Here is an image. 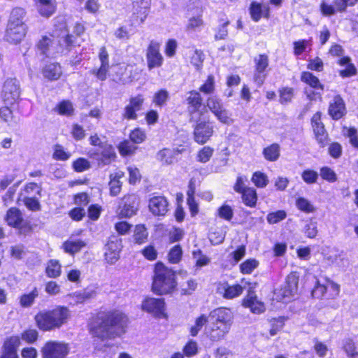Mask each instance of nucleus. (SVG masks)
I'll return each mask as SVG.
<instances>
[{"label": "nucleus", "mask_w": 358, "mask_h": 358, "mask_svg": "<svg viewBox=\"0 0 358 358\" xmlns=\"http://www.w3.org/2000/svg\"><path fill=\"white\" fill-rule=\"evenodd\" d=\"M129 322L127 315L115 308L93 315L89 320L87 329L93 338L104 341L123 335Z\"/></svg>", "instance_id": "f257e3e1"}, {"label": "nucleus", "mask_w": 358, "mask_h": 358, "mask_svg": "<svg viewBox=\"0 0 358 358\" xmlns=\"http://www.w3.org/2000/svg\"><path fill=\"white\" fill-rule=\"evenodd\" d=\"M71 318V311L68 306L56 305L51 308L39 310L34 316L37 329L42 332L59 330L66 325Z\"/></svg>", "instance_id": "f03ea898"}, {"label": "nucleus", "mask_w": 358, "mask_h": 358, "mask_svg": "<svg viewBox=\"0 0 358 358\" xmlns=\"http://www.w3.org/2000/svg\"><path fill=\"white\" fill-rule=\"evenodd\" d=\"M74 43V36L68 33L66 24L62 21L55 26L53 34L43 36L37 43V51L46 57H54L62 52V45L66 47Z\"/></svg>", "instance_id": "7ed1b4c3"}, {"label": "nucleus", "mask_w": 358, "mask_h": 358, "mask_svg": "<svg viewBox=\"0 0 358 358\" xmlns=\"http://www.w3.org/2000/svg\"><path fill=\"white\" fill-rule=\"evenodd\" d=\"M177 287L176 271L162 262H157L153 266L151 291L156 295L164 296L173 294Z\"/></svg>", "instance_id": "20e7f679"}, {"label": "nucleus", "mask_w": 358, "mask_h": 358, "mask_svg": "<svg viewBox=\"0 0 358 358\" xmlns=\"http://www.w3.org/2000/svg\"><path fill=\"white\" fill-rule=\"evenodd\" d=\"M209 323L212 331L219 329L224 324V308H218L210 312L208 317L202 314L198 317L189 329L190 335L196 336L202 327Z\"/></svg>", "instance_id": "39448f33"}, {"label": "nucleus", "mask_w": 358, "mask_h": 358, "mask_svg": "<svg viewBox=\"0 0 358 358\" xmlns=\"http://www.w3.org/2000/svg\"><path fill=\"white\" fill-rule=\"evenodd\" d=\"M40 351L42 358H66L70 352V345L64 341L48 340Z\"/></svg>", "instance_id": "423d86ee"}, {"label": "nucleus", "mask_w": 358, "mask_h": 358, "mask_svg": "<svg viewBox=\"0 0 358 358\" xmlns=\"http://www.w3.org/2000/svg\"><path fill=\"white\" fill-rule=\"evenodd\" d=\"M187 112L192 120L206 119L208 113L207 106L203 104V99L198 91H189L187 98Z\"/></svg>", "instance_id": "0eeeda50"}, {"label": "nucleus", "mask_w": 358, "mask_h": 358, "mask_svg": "<svg viewBox=\"0 0 358 358\" xmlns=\"http://www.w3.org/2000/svg\"><path fill=\"white\" fill-rule=\"evenodd\" d=\"M139 198L135 193L124 194L120 199L117 208L119 218H130L136 215L138 210Z\"/></svg>", "instance_id": "6e6552de"}, {"label": "nucleus", "mask_w": 358, "mask_h": 358, "mask_svg": "<svg viewBox=\"0 0 358 358\" xmlns=\"http://www.w3.org/2000/svg\"><path fill=\"white\" fill-rule=\"evenodd\" d=\"M141 308L155 318H167L166 303L163 298L146 296L142 301Z\"/></svg>", "instance_id": "1a4fd4ad"}, {"label": "nucleus", "mask_w": 358, "mask_h": 358, "mask_svg": "<svg viewBox=\"0 0 358 358\" xmlns=\"http://www.w3.org/2000/svg\"><path fill=\"white\" fill-rule=\"evenodd\" d=\"M144 101L145 99L141 94L130 97L122 113V120H136L138 118V112L143 108Z\"/></svg>", "instance_id": "9d476101"}, {"label": "nucleus", "mask_w": 358, "mask_h": 358, "mask_svg": "<svg viewBox=\"0 0 358 358\" xmlns=\"http://www.w3.org/2000/svg\"><path fill=\"white\" fill-rule=\"evenodd\" d=\"M161 43L157 41H151L146 50L148 68L150 70L160 67L164 62V57L160 52Z\"/></svg>", "instance_id": "9b49d317"}, {"label": "nucleus", "mask_w": 358, "mask_h": 358, "mask_svg": "<svg viewBox=\"0 0 358 358\" xmlns=\"http://www.w3.org/2000/svg\"><path fill=\"white\" fill-rule=\"evenodd\" d=\"M122 248V240L117 236L112 235L109 237L104 253V258L107 263L113 264L119 259Z\"/></svg>", "instance_id": "f8f14e48"}, {"label": "nucleus", "mask_w": 358, "mask_h": 358, "mask_svg": "<svg viewBox=\"0 0 358 358\" xmlns=\"http://www.w3.org/2000/svg\"><path fill=\"white\" fill-rule=\"evenodd\" d=\"M299 277L296 273H290L287 275L283 287L279 290L278 296L280 300L286 302L287 299L294 296L298 291Z\"/></svg>", "instance_id": "ddd939ff"}, {"label": "nucleus", "mask_w": 358, "mask_h": 358, "mask_svg": "<svg viewBox=\"0 0 358 358\" xmlns=\"http://www.w3.org/2000/svg\"><path fill=\"white\" fill-rule=\"evenodd\" d=\"M20 344L19 336L7 337L3 343L0 358H19L17 349Z\"/></svg>", "instance_id": "4468645a"}, {"label": "nucleus", "mask_w": 358, "mask_h": 358, "mask_svg": "<svg viewBox=\"0 0 358 358\" xmlns=\"http://www.w3.org/2000/svg\"><path fill=\"white\" fill-rule=\"evenodd\" d=\"M169 201L164 196H153L149 199L148 208L155 216H165L169 211Z\"/></svg>", "instance_id": "2eb2a0df"}, {"label": "nucleus", "mask_w": 358, "mask_h": 358, "mask_svg": "<svg viewBox=\"0 0 358 358\" xmlns=\"http://www.w3.org/2000/svg\"><path fill=\"white\" fill-rule=\"evenodd\" d=\"M312 127L317 143L320 147L324 148L328 143V134L321 122V113L317 112L311 119Z\"/></svg>", "instance_id": "dca6fc26"}, {"label": "nucleus", "mask_w": 358, "mask_h": 358, "mask_svg": "<svg viewBox=\"0 0 358 358\" xmlns=\"http://www.w3.org/2000/svg\"><path fill=\"white\" fill-rule=\"evenodd\" d=\"M213 127L207 121L198 122L194 129V141L200 145L206 143L213 135Z\"/></svg>", "instance_id": "f3484780"}, {"label": "nucleus", "mask_w": 358, "mask_h": 358, "mask_svg": "<svg viewBox=\"0 0 358 358\" xmlns=\"http://www.w3.org/2000/svg\"><path fill=\"white\" fill-rule=\"evenodd\" d=\"M27 33L26 25H7L5 38L10 43H19L24 38Z\"/></svg>", "instance_id": "a211bd4d"}, {"label": "nucleus", "mask_w": 358, "mask_h": 358, "mask_svg": "<svg viewBox=\"0 0 358 358\" xmlns=\"http://www.w3.org/2000/svg\"><path fill=\"white\" fill-rule=\"evenodd\" d=\"M242 304L244 307L249 308L255 314H261L265 310L264 303L257 299L255 292L251 289L248 291L247 296L243 299Z\"/></svg>", "instance_id": "6ab92c4d"}, {"label": "nucleus", "mask_w": 358, "mask_h": 358, "mask_svg": "<svg viewBox=\"0 0 358 358\" xmlns=\"http://www.w3.org/2000/svg\"><path fill=\"white\" fill-rule=\"evenodd\" d=\"M99 59L101 63L98 69L93 70V74L101 80H104L107 77L109 69L108 54L105 47L101 48L99 53Z\"/></svg>", "instance_id": "aec40b11"}, {"label": "nucleus", "mask_w": 358, "mask_h": 358, "mask_svg": "<svg viewBox=\"0 0 358 358\" xmlns=\"http://www.w3.org/2000/svg\"><path fill=\"white\" fill-rule=\"evenodd\" d=\"M124 172L122 170H116L114 173L109 175V192L112 196H116L122 191V182L121 178H124Z\"/></svg>", "instance_id": "412c9836"}, {"label": "nucleus", "mask_w": 358, "mask_h": 358, "mask_svg": "<svg viewBox=\"0 0 358 358\" xmlns=\"http://www.w3.org/2000/svg\"><path fill=\"white\" fill-rule=\"evenodd\" d=\"M256 62V72L254 76V80L260 86L265 78L264 71L268 65V57L265 55H260L255 59Z\"/></svg>", "instance_id": "4be33fe9"}, {"label": "nucleus", "mask_w": 358, "mask_h": 358, "mask_svg": "<svg viewBox=\"0 0 358 358\" xmlns=\"http://www.w3.org/2000/svg\"><path fill=\"white\" fill-rule=\"evenodd\" d=\"M45 274L47 278L56 279L59 278L62 273V265L57 259H50L45 265Z\"/></svg>", "instance_id": "5701e85b"}, {"label": "nucleus", "mask_w": 358, "mask_h": 358, "mask_svg": "<svg viewBox=\"0 0 358 358\" xmlns=\"http://www.w3.org/2000/svg\"><path fill=\"white\" fill-rule=\"evenodd\" d=\"M86 245V242L82 239L66 240L62 243V248L65 253L74 256L85 248Z\"/></svg>", "instance_id": "b1692460"}, {"label": "nucleus", "mask_w": 358, "mask_h": 358, "mask_svg": "<svg viewBox=\"0 0 358 358\" xmlns=\"http://www.w3.org/2000/svg\"><path fill=\"white\" fill-rule=\"evenodd\" d=\"M345 108L343 100L337 96L329 107V114L334 120H339L345 114Z\"/></svg>", "instance_id": "393cba45"}, {"label": "nucleus", "mask_w": 358, "mask_h": 358, "mask_svg": "<svg viewBox=\"0 0 358 358\" xmlns=\"http://www.w3.org/2000/svg\"><path fill=\"white\" fill-rule=\"evenodd\" d=\"M42 74L49 80H57L62 74V67L58 63L46 64L42 70Z\"/></svg>", "instance_id": "a878e982"}, {"label": "nucleus", "mask_w": 358, "mask_h": 358, "mask_svg": "<svg viewBox=\"0 0 358 358\" xmlns=\"http://www.w3.org/2000/svg\"><path fill=\"white\" fill-rule=\"evenodd\" d=\"M150 6V3L149 0H138L134 2V14L137 15V17L140 19L141 22H144L148 16Z\"/></svg>", "instance_id": "bb28decb"}, {"label": "nucleus", "mask_w": 358, "mask_h": 358, "mask_svg": "<svg viewBox=\"0 0 358 358\" xmlns=\"http://www.w3.org/2000/svg\"><path fill=\"white\" fill-rule=\"evenodd\" d=\"M23 216L20 210L16 207L10 208L6 214L5 220L10 227H18L22 221Z\"/></svg>", "instance_id": "cd10ccee"}, {"label": "nucleus", "mask_w": 358, "mask_h": 358, "mask_svg": "<svg viewBox=\"0 0 358 358\" xmlns=\"http://www.w3.org/2000/svg\"><path fill=\"white\" fill-rule=\"evenodd\" d=\"M117 155L112 145L105 146L100 153V157L98 159L99 164L102 166L109 165L115 162Z\"/></svg>", "instance_id": "c85d7f7f"}, {"label": "nucleus", "mask_w": 358, "mask_h": 358, "mask_svg": "<svg viewBox=\"0 0 358 358\" xmlns=\"http://www.w3.org/2000/svg\"><path fill=\"white\" fill-rule=\"evenodd\" d=\"M36 3L38 11L42 16L50 17L55 11L56 6L53 0H37Z\"/></svg>", "instance_id": "c756f323"}, {"label": "nucleus", "mask_w": 358, "mask_h": 358, "mask_svg": "<svg viewBox=\"0 0 358 358\" xmlns=\"http://www.w3.org/2000/svg\"><path fill=\"white\" fill-rule=\"evenodd\" d=\"M39 296L38 289L34 287L29 293H24L19 296L20 307L26 308L31 307Z\"/></svg>", "instance_id": "7c9ffc66"}, {"label": "nucleus", "mask_w": 358, "mask_h": 358, "mask_svg": "<svg viewBox=\"0 0 358 358\" xmlns=\"http://www.w3.org/2000/svg\"><path fill=\"white\" fill-rule=\"evenodd\" d=\"M148 231L145 224H138L134 227L133 238L136 244L142 245L148 240Z\"/></svg>", "instance_id": "2f4dec72"}, {"label": "nucleus", "mask_w": 358, "mask_h": 358, "mask_svg": "<svg viewBox=\"0 0 358 358\" xmlns=\"http://www.w3.org/2000/svg\"><path fill=\"white\" fill-rule=\"evenodd\" d=\"M25 14L26 12L23 8L19 7L14 8L10 13L7 25H26L24 22Z\"/></svg>", "instance_id": "473e14b6"}, {"label": "nucleus", "mask_w": 358, "mask_h": 358, "mask_svg": "<svg viewBox=\"0 0 358 358\" xmlns=\"http://www.w3.org/2000/svg\"><path fill=\"white\" fill-rule=\"evenodd\" d=\"M241 194L242 195L243 202L245 206L250 208L255 207L257 201V194L255 188H246V189Z\"/></svg>", "instance_id": "72a5a7b5"}, {"label": "nucleus", "mask_w": 358, "mask_h": 358, "mask_svg": "<svg viewBox=\"0 0 358 358\" xmlns=\"http://www.w3.org/2000/svg\"><path fill=\"white\" fill-rule=\"evenodd\" d=\"M117 148L120 155L123 157L133 155L138 148L136 145H134L128 139H124L120 141Z\"/></svg>", "instance_id": "f704fd0d"}, {"label": "nucleus", "mask_w": 358, "mask_h": 358, "mask_svg": "<svg viewBox=\"0 0 358 358\" xmlns=\"http://www.w3.org/2000/svg\"><path fill=\"white\" fill-rule=\"evenodd\" d=\"M338 64L341 66H345V69L339 71L341 76L350 77L356 74L357 69L355 66L350 63V59L349 57H343L338 60Z\"/></svg>", "instance_id": "c9c22d12"}, {"label": "nucleus", "mask_w": 358, "mask_h": 358, "mask_svg": "<svg viewBox=\"0 0 358 358\" xmlns=\"http://www.w3.org/2000/svg\"><path fill=\"white\" fill-rule=\"evenodd\" d=\"M182 249L180 244L173 245L167 254L168 262L171 264H177L180 262L182 258Z\"/></svg>", "instance_id": "e433bc0d"}, {"label": "nucleus", "mask_w": 358, "mask_h": 358, "mask_svg": "<svg viewBox=\"0 0 358 358\" xmlns=\"http://www.w3.org/2000/svg\"><path fill=\"white\" fill-rule=\"evenodd\" d=\"M19 337L26 343L33 344L38 340L39 333L37 329L29 327L23 330Z\"/></svg>", "instance_id": "4c0bfd02"}, {"label": "nucleus", "mask_w": 358, "mask_h": 358, "mask_svg": "<svg viewBox=\"0 0 358 358\" xmlns=\"http://www.w3.org/2000/svg\"><path fill=\"white\" fill-rule=\"evenodd\" d=\"M52 158L56 161H67L71 157V153L67 151L62 145L55 144L53 146Z\"/></svg>", "instance_id": "58836bf2"}, {"label": "nucleus", "mask_w": 358, "mask_h": 358, "mask_svg": "<svg viewBox=\"0 0 358 358\" xmlns=\"http://www.w3.org/2000/svg\"><path fill=\"white\" fill-rule=\"evenodd\" d=\"M263 155L268 161H276L280 157V145L278 143L271 144L264 149Z\"/></svg>", "instance_id": "ea45409f"}, {"label": "nucleus", "mask_w": 358, "mask_h": 358, "mask_svg": "<svg viewBox=\"0 0 358 358\" xmlns=\"http://www.w3.org/2000/svg\"><path fill=\"white\" fill-rule=\"evenodd\" d=\"M146 138L147 135L145 130L140 127L133 129L129 134V140L134 144L143 143Z\"/></svg>", "instance_id": "a19ab883"}, {"label": "nucleus", "mask_w": 358, "mask_h": 358, "mask_svg": "<svg viewBox=\"0 0 358 358\" xmlns=\"http://www.w3.org/2000/svg\"><path fill=\"white\" fill-rule=\"evenodd\" d=\"M140 252L149 262H154L158 258V251L153 243L148 244L143 247Z\"/></svg>", "instance_id": "79ce46f5"}, {"label": "nucleus", "mask_w": 358, "mask_h": 358, "mask_svg": "<svg viewBox=\"0 0 358 358\" xmlns=\"http://www.w3.org/2000/svg\"><path fill=\"white\" fill-rule=\"evenodd\" d=\"M71 166L76 173H81L91 168L90 162L85 157H78L72 162Z\"/></svg>", "instance_id": "37998d69"}, {"label": "nucleus", "mask_w": 358, "mask_h": 358, "mask_svg": "<svg viewBox=\"0 0 358 358\" xmlns=\"http://www.w3.org/2000/svg\"><path fill=\"white\" fill-rule=\"evenodd\" d=\"M198 283L196 280L190 278L186 282L180 285V292L181 295H191L197 288Z\"/></svg>", "instance_id": "c03bdc74"}, {"label": "nucleus", "mask_w": 358, "mask_h": 358, "mask_svg": "<svg viewBox=\"0 0 358 358\" xmlns=\"http://www.w3.org/2000/svg\"><path fill=\"white\" fill-rule=\"evenodd\" d=\"M259 264V261H257L256 259H248L240 264V271L241 273L245 275L250 274L255 268L258 267Z\"/></svg>", "instance_id": "a18cd8bd"}, {"label": "nucleus", "mask_w": 358, "mask_h": 358, "mask_svg": "<svg viewBox=\"0 0 358 358\" xmlns=\"http://www.w3.org/2000/svg\"><path fill=\"white\" fill-rule=\"evenodd\" d=\"M246 253L244 245L239 246L236 250L231 252L228 256V262L231 266H235L241 259H242Z\"/></svg>", "instance_id": "49530a36"}, {"label": "nucleus", "mask_w": 358, "mask_h": 358, "mask_svg": "<svg viewBox=\"0 0 358 358\" xmlns=\"http://www.w3.org/2000/svg\"><path fill=\"white\" fill-rule=\"evenodd\" d=\"M251 180L258 188L265 187L269 182L268 176L261 171H255L252 174Z\"/></svg>", "instance_id": "de8ad7c7"}, {"label": "nucleus", "mask_w": 358, "mask_h": 358, "mask_svg": "<svg viewBox=\"0 0 358 358\" xmlns=\"http://www.w3.org/2000/svg\"><path fill=\"white\" fill-rule=\"evenodd\" d=\"M103 208L98 203H92L88 206L87 209V217L91 221H96L101 217Z\"/></svg>", "instance_id": "09e8293b"}, {"label": "nucleus", "mask_w": 358, "mask_h": 358, "mask_svg": "<svg viewBox=\"0 0 358 358\" xmlns=\"http://www.w3.org/2000/svg\"><path fill=\"white\" fill-rule=\"evenodd\" d=\"M73 203L77 206L85 207L88 206L90 197L87 192H80L73 195Z\"/></svg>", "instance_id": "8fccbe9b"}, {"label": "nucleus", "mask_w": 358, "mask_h": 358, "mask_svg": "<svg viewBox=\"0 0 358 358\" xmlns=\"http://www.w3.org/2000/svg\"><path fill=\"white\" fill-rule=\"evenodd\" d=\"M57 113L61 115H71L73 113V108L71 103L67 100H62L56 106Z\"/></svg>", "instance_id": "3c124183"}, {"label": "nucleus", "mask_w": 358, "mask_h": 358, "mask_svg": "<svg viewBox=\"0 0 358 358\" xmlns=\"http://www.w3.org/2000/svg\"><path fill=\"white\" fill-rule=\"evenodd\" d=\"M301 80L313 88H323L319 79L310 72H303L301 75Z\"/></svg>", "instance_id": "603ef678"}, {"label": "nucleus", "mask_w": 358, "mask_h": 358, "mask_svg": "<svg viewBox=\"0 0 358 358\" xmlns=\"http://www.w3.org/2000/svg\"><path fill=\"white\" fill-rule=\"evenodd\" d=\"M185 236V231L182 229L173 227L168 233V239L169 243H174L181 241Z\"/></svg>", "instance_id": "864d4df0"}, {"label": "nucleus", "mask_w": 358, "mask_h": 358, "mask_svg": "<svg viewBox=\"0 0 358 358\" xmlns=\"http://www.w3.org/2000/svg\"><path fill=\"white\" fill-rule=\"evenodd\" d=\"M132 227L131 224L124 220L117 222L114 224V229L119 236L128 234L131 231Z\"/></svg>", "instance_id": "5fc2aeb1"}, {"label": "nucleus", "mask_w": 358, "mask_h": 358, "mask_svg": "<svg viewBox=\"0 0 358 358\" xmlns=\"http://www.w3.org/2000/svg\"><path fill=\"white\" fill-rule=\"evenodd\" d=\"M203 27V21L200 15L189 19L187 29L188 31H200Z\"/></svg>", "instance_id": "6e6d98bb"}, {"label": "nucleus", "mask_w": 358, "mask_h": 358, "mask_svg": "<svg viewBox=\"0 0 358 358\" xmlns=\"http://www.w3.org/2000/svg\"><path fill=\"white\" fill-rule=\"evenodd\" d=\"M68 214L73 221L80 222L85 217L86 212L83 207L76 206L71 208Z\"/></svg>", "instance_id": "4d7b16f0"}, {"label": "nucleus", "mask_w": 358, "mask_h": 358, "mask_svg": "<svg viewBox=\"0 0 358 358\" xmlns=\"http://www.w3.org/2000/svg\"><path fill=\"white\" fill-rule=\"evenodd\" d=\"M204 55L200 50H193L190 52V63L196 69H199L203 64Z\"/></svg>", "instance_id": "13d9d810"}, {"label": "nucleus", "mask_w": 358, "mask_h": 358, "mask_svg": "<svg viewBox=\"0 0 358 358\" xmlns=\"http://www.w3.org/2000/svg\"><path fill=\"white\" fill-rule=\"evenodd\" d=\"M262 6L260 3L253 1L250 4V14L255 22H258L262 16Z\"/></svg>", "instance_id": "bf43d9fd"}, {"label": "nucleus", "mask_w": 358, "mask_h": 358, "mask_svg": "<svg viewBox=\"0 0 358 358\" xmlns=\"http://www.w3.org/2000/svg\"><path fill=\"white\" fill-rule=\"evenodd\" d=\"M343 132L345 136L349 138L351 145L355 148L358 149L357 130L353 127L348 128L345 127H343Z\"/></svg>", "instance_id": "052dcab7"}, {"label": "nucleus", "mask_w": 358, "mask_h": 358, "mask_svg": "<svg viewBox=\"0 0 358 358\" xmlns=\"http://www.w3.org/2000/svg\"><path fill=\"white\" fill-rule=\"evenodd\" d=\"M286 217V212L282 210H279L275 212L268 213L266 216V220L269 224H276L285 220Z\"/></svg>", "instance_id": "680f3d73"}, {"label": "nucleus", "mask_w": 358, "mask_h": 358, "mask_svg": "<svg viewBox=\"0 0 358 358\" xmlns=\"http://www.w3.org/2000/svg\"><path fill=\"white\" fill-rule=\"evenodd\" d=\"M213 150L208 146L202 148L196 155V160L201 163L208 162L213 155Z\"/></svg>", "instance_id": "e2e57ef3"}, {"label": "nucleus", "mask_w": 358, "mask_h": 358, "mask_svg": "<svg viewBox=\"0 0 358 358\" xmlns=\"http://www.w3.org/2000/svg\"><path fill=\"white\" fill-rule=\"evenodd\" d=\"M343 349L350 357L354 358L358 355L355 343L350 338H347L343 341Z\"/></svg>", "instance_id": "0e129e2a"}, {"label": "nucleus", "mask_w": 358, "mask_h": 358, "mask_svg": "<svg viewBox=\"0 0 358 358\" xmlns=\"http://www.w3.org/2000/svg\"><path fill=\"white\" fill-rule=\"evenodd\" d=\"M183 354L187 357H191L194 356L198 352V346L196 341L193 340L188 341L182 348Z\"/></svg>", "instance_id": "69168bd1"}, {"label": "nucleus", "mask_w": 358, "mask_h": 358, "mask_svg": "<svg viewBox=\"0 0 358 358\" xmlns=\"http://www.w3.org/2000/svg\"><path fill=\"white\" fill-rule=\"evenodd\" d=\"M25 247L22 244H16L10 248V255L15 259H21L25 255Z\"/></svg>", "instance_id": "338daca9"}, {"label": "nucleus", "mask_w": 358, "mask_h": 358, "mask_svg": "<svg viewBox=\"0 0 358 358\" xmlns=\"http://www.w3.org/2000/svg\"><path fill=\"white\" fill-rule=\"evenodd\" d=\"M301 178L306 184L311 185L317 182L318 173L315 171L306 169L302 172Z\"/></svg>", "instance_id": "774afa93"}]
</instances>
